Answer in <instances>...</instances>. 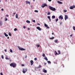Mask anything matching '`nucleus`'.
<instances>
[{"label": "nucleus", "mask_w": 75, "mask_h": 75, "mask_svg": "<svg viewBox=\"0 0 75 75\" xmlns=\"http://www.w3.org/2000/svg\"><path fill=\"white\" fill-rule=\"evenodd\" d=\"M49 8L50 10H52V11H55L56 10V9H55L54 8H53L51 6H50L49 7Z\"/></svg>", "instance_id": "1"}, {"label": "nucleus", "mask_w": 75, "mask_h": 75, "mask_svg": "<svg viewBox=\"0 0 75 75\" xmlns=\"http://www.w3.org/2000/svg\"><path fill=\"white\" fill-rule=\"evenodd\" d=\"M10 66L11 67L12 66L13 68H15L16 67V64L14 63H12L10 64Z\"/></svg>", "instance_id": "2"}, {"label": "nucleus", "mask_w": 75, "mask_h": 75, "mask_svg": "<svg viewBox=\"0 0 75 75\" xmlns=\"http://www.w3.org/2000/svg\"><path fill=\"white\" fill-rule=\"evenodd\" d=\"M45 6H47V5L46 4H44L41 6V7L42 8H44V7H45Z\"/></svg>", "instance_id": "3"}, {"label": "nucleus", "mask_w": 75, "mask_h": 75, "mask_svg": "<svg viewBox=\"0 0 75 75\" xmlns=\"http://www.w3.org/2000/svg\"><path fill=\"white\" fill-rule=\"evenodd\" d=\"M19 49L21 51H24L25 50V49H23V48H22L21 47H19Z\"/></svg>", "instance_id": "4"}, {"label": "nucleus", "mask_w": 75, "mask_h": 75, "mask_svg": "<svg viewBox=\"0 0 75 75\" xmlns=\"http://www.w3.org/2000/svg\"><path fill=\"white\" fill-rule=\"evenodd\" d=\"M75 5H73V6H70V9H73V8H75Z\"/></svg>", "instance_id": "5"}, {"label": "nucleus", "mask_w": 75, "mask_h": 75, "mask_svg": "<svg viewBox=\"0 0 75 75\" xmlns=\"http://www.w3.org/2000/svg\"><path fill=\"white\" fill-rule=\"evenodd\" d=\"M30 62L31 63V65H33V64H34V62H33V61L32 60H31L30 61Z\"/></svg>", "instance_id": "6"}, {"label": "nucleus", "mask_w": 75, "mask_h": 75, "mask_svg": "<svg viewBox=\"0 0 75 75\" xmlns=\"http://www.w3.org/2000/svg\"><path fill=\"white\" fill-rule=\"evenodd\" d=\"M59 19H63V16L62 15H61L59 16Z\"/></svg>", "instance_id": "7"}, {"label": "nucleus", "mask_w": 75, "mask_h": 75, "mask_svg": "<svg viewBox=\"0 0 75 75\" xmlns=\"http://www.w3.org/2000/svg\"><path fill=\"white\" fill-rule=\"evenodd\" d=\"M36 28L38 29V30H39V31H41V28H40V27H37Z\"/></svg>", "instance_id": "8"}, {"label": "nucleus", "mask_w": 75, "mask_h": 75, "mask_svg": "<svg viewBox=\"0 0 75 75\" xmlns=\"http://www.w3.org/2000/svg\"><path fill=\"white\" fill-rule=\"evenodd\" d=\"M43 72L45 73H47V71L46 70H45V69H44L43 70Z\"/></svg>", "instance_id": "9"}, {"label": "nucleus", "mask_w": 75, "mask_h": 75, "mask_svg": "<svg viewBox=\"0 0 75 75\" xmlns=\"http://www.w3.org/2000/svg\"><path fill=\"white\" fill-rule=\"evenodd\" d=\"M68 16L65 15V19H68Z\"/></svg>", "instance_id": "10"}, {"label": "nucleus", "mask_w": 75, "mask_h": 75, "mask_svg": "<svg viewBox=\"0 0 75 75\" xmlns=\"http://www.w3.org/2000/svg\"><path fill=\"white\" fill-rule=\"evenodd\" d=\"M55 55H59V54H58L57 52V51H55Z\"/></svg>", "instance_id": "11"}, {"label": "nucleus", "mask_w": 75, "mask_h": 75, "mask_svg": "<svg viewBox=\"0 0 75 75\" xmlns=\"http://www.w3.org/2000/svg\"><path fill=\"white\" fill-rule=\"evenodd\" d=\"M4 35L6 37H8V35L7 34H6V33H4Z\"/></svg>", "instance_id": "12"}, {"label": "nucleus", "mask_w": 75, "mask_h": 75, "mask_svg": "<svg viewBox=\"0 0 75 75\" xmlns=\"http://www.w3.org/2000/svg\"><path fill=\"white\" fill-rule=\"evenodd\" d=\"M26 4H30V2H29L28 1H26Z\"/></svg>", "instance_id": "13"}, {"label": "nucleus", "mask_w": 75, "mask_h": 75, "mask_svg": "<svg viewBox=\"0 0 75 75\" xmlns=\"http://www.w3.org/2000/svg\"><path fill=\"white\" fill-rule=\"evenodd\" d=\"M57 3H59V4H62V2H60L59 1H57Z\"/></svg>", "instance_id": "14"}, {"label": "nucleus", "mask_w": 75, "mask_h": 75, "mask_svg": "<svg viewBox=\"0 0 75 75\" xmlns=\"http://www.w3.org/2000/svg\"><path fill=\"white\" fill-rule=\"evenodd\" d=\"M26 23H30V21H28V20H27L26 21Z\"/></svg>", "instance_id": "15"}, {"label": "nucleus", "mask_w": 75, "mask_h": 75, "mask_svg": "<svg viewBox=\"0 0 75 75\" xmlns=\"http://www.w3.org/2000/svg\"><path fill=\"white\" fill-rule=\"evenodd\" d=\"M23 71H27V69H23Z\"/></svg>", "instance_id": "16"}, {"label": "nucleus", "mask_w": 75, "mask_h": 75, "mask_svg": "<svg viewBox=\"0 0 75 75\" xmlns=\"http://www.w3.org/2000/svg\"><path fill=\"white\" fill-rule=\"evenodd\" d=\"M22 71L23 74H25V72H26V71H25L23 70Z\"/></svg>", "instance_id": "17"}, {"label": "nucleus", "mask_w": 75, "mask_h": 75, "mask_svg": "<svg viewBox=\"0 0 75 75\" xmlns=\"http://www.w3.org/2000/svg\"><path fill=\"white\" fill-rule=\"evenodd\" d=\"M45 59V60H46V61H48V59H47V57H45L44 58Z\"/></svg>", "instance_id": "18"}, {"label": "nucleus", "mask_w": 75, "mask_h": 75, "mask_svg": "<svg viewBox=\"0 0 75 75\" xmlns=\"http://www.w3.org/2000/svg\"><path fill=\"white\" fill-rule=\"evenodd\" d=\"M52 18H55V16H52Z\"/></svg>", "instance_id": "19"}, {"label": "nucleus", "mask_w": 75, "mask_h": 75, "mask_svg": "<svg viewBox=\"0 0 75 75\" xmlns=\"http://www.w3.org/2000/svg\"><path fill=\"white\" fill-rule=\"evenodd\" d=\"M16 18H18V15H17V14H16Z\"/></svg>", "instance_id": "20"}, {"label": "nucleus", "mask_w": 75, "mask_h": 75, "mask_svg": "<svg viewBox=\"0 0 75 75\" xmlns=\"http://www.w3.org/2000/svg\"><path fill=\"white\" fill-rule=\"evenodd\" d=\"M0 25H1H1H2V22L1 21H0Z\"/></svg>", "instance_id": "21"}, {"label": "nucleus", "mask_w": 75, "mask_h": 75, "mask_svg": "<svg viewBox=\"0 0 75 75\" xmlns=\"http://www.w3.org/2000/svg\"><path fill=\"white\" fill-rule=\"evenodd\" d=\"M44 25L45 27H48V25H46V24H45Z\"/></svg>", "instance_id": "22"}, {"label": "nucleus", "mask_w": 75, "mask_h": 75, "mask_svg": "<svg viewBox=\"0 0 75 75\" xmlns=\"http://www.w3.org/2000/svg\"><path fill=\"white\" fill-rule=\"evenodd\" d=\"M42 56L43 57H45V54L43 53L42 55Z\"/></svg>", "instance_id": "23"}, {"label": "nucleus", "mask_w": 75, "mask_h": 75, "mask_svg": "<svg viewBox=\"0 0 75 75\" xmlns=\"http://www.w3.org/2000/svg\"><path fill=\"white\" fill-rule=\"evenodd\" d=\"M58 53H58L59 54H59H61V52L59 50L58 51Z\"/></svg>", "instance_id": "24"}, {"label": "nucleus", "mask_w": 75, "mask_h": 75, "mask_svg": "<svg viewBox=\"0 0 75 75\" xmlns=\"http://www.w3.org/2000/svg\"><path fill=\"white\" fill-rule=\"evenodd\" d=\"M9 35L10 36H11V33L10 32H9L8 33Z\"/></svg>", "instance_id": "25"}, {"label": "nucleus", "mask_w": 75, "mask_h": 75, "mask_svg": "<svg viewBox=\"0 0 75 75\" xmlns=\"http://www.w3.org/2000/svg\"><path fill=\"white\" fill-rule=\"evenodd\" d=\"M41 67V65H39V67H38V68H40Z\"/></svg>", "instance_id": "26"}, {"label": "nucleus", "mask_w": 75, "mask_h": 75, "mask_svg": "<svg viewBox=\"0 0 75 75\" xmlns=\"http://www.w3.org/2000/svg\"><path fill=\"white\" fill-rule=\"evenodd\" d=\"M17 29L16 28H15L14 29V31H17Z\"/></svg>", "instance_id": "27"}, {"label": "nucleus", "mask_w": 75, "mask_h": 75, "mask_svg": "<svg viewBox=\"0 0 75 75\" xmlns=\"http://www.w3.org/2000/svg\"><path fill=\"white\" fill-rule=\"evenodd\" d=\"M73 29L74 30H75V26H73Z\"/></svg>", "instance_id": "28"}, {"label": "nucleus", "mask_w": 75, "mask_h": 75, "mask_svg": "<svg viewBox=\"0 0 75 75\" xmlns=\"http://www.w3.org/2000/svg\"><path fill=\"white\" fill-rule=\"evenodd\" d=\"M5 59H7V60H8V59H8V58L7 57H6Z\"/></svg>", "instance_id": "29"}, {"label": "nucleus", "mask_w": 75, "mask_h": 75, "mask_svg": "<svg viewBox=\"0 0 75 75\" xmlns=\"http://www.w3.org/2000/svg\"><path fill=\"white\" fill-rule=\"evenodd\" d=\"M1 58L2 59H4V56L3 55H1Z\"/></svg>", "instance_id": "30"}, {"label": "nucleus", "mask_w": 75, "mask_h": 75, "mask_svg": "<svg viewBox=\"0 0 75 75\" xmlns=\"http://www.w3.org/2000/svg\"><path fill=\"white\" fill-rule=\"evenodd\" d=\"M47 18H48V19H50V18H50V16H48Z\"/></svg>", "instance_id": "31"}, {"label": "nucleus", "mask_w": 75, "mask_h": 75, "mask_svg": "<svg viewBox=\"0 0 75 75\" xmlns=\"http://www.w3.org/2000/svg\"><path fill=\"white\" fill-rule=\"evenodd\" d=\"M36 13H38V11H37L36 10H35L34 11Z\"/></svg>", "instance_id": "32"}, {"label": "nucleus", "mask_w": 75, "mask_h": 75, "mask_svg": "<svg viewBox=\"0 0 75 75\" xmlns=\"http://www.w3.org/2000/svg\"><path fill=\"white\" fill-rule=\"evenodd\" d=\"M10 52H13V50L11 49H10Z\"/></svg>", "instance_id": "33"}, {"label": "nucleus", "mask_w": 75, "mask_h": 75, "mask_svg": "<svg viewBox=\"0 0 75 75\" xmlns=\"http://www.w3.org/2000/svg\"><path fill=\"white\" fill-rule=\"evenodd\" d=\"M34 60H35V61H37V58H35Z\"/></svg>", "instance_id": "34"}, {"label": "nucleus", "mask_w": 75, "mask_h": 75, "mask_svg": "<svg viewBox=\"0 0 75 75\" xmlns=\"http://www.w3.org/2000/svg\"><path fill=\"white\" fill-rule=\"evenodd\" d=\"M57 41H58V40H55L54 41V42H57Z\"/></svg>", "instance_id": "35"}, {"label": "nucleus", "mask_w": 75, "mask_h": 75, "mask_svg": "<svg viewBox=\"0 0 75 75\" xmlns=\"http://www.w3.org/2000/svg\"><path fill=\"white\" fill-rule=\"evenodd\" d=\"M36 46L37 47H40V45H37Z\"/></svg>", "instance_id": "36"}, {"label": "nucleus", "mask_w": 75, "mask_h": 75, "mask_svg": "<svg viewBox=\"0 0 75 75\" xmlns=\"http://www.w3.org/2000/svg\"><path fill=\"white\" fill-rule=\"evenodd\" d=\"M23 28H24V29H25V28H26V26H23Z\"/></svg>", "instance_id": "37"}, {"label": "nucleus", "mask_w": 75, "mask_h": 75, "mask_svg": "<svg viewBox=\"0 0 75 75\" xmlns=\"http://www.w3.org/2000/svg\"><path fill=\"white\" fill-rule=\"evenodd\" d=\"M50 14H51V13H50V12H49L47 13L48 15H50Z\"/></svg>", "instance_id": "38"}, {"label": "nucleus", "mask_w": 75, "mask_h": 75, "mask_svg": "<svg viewBox=\"0 0 75 75\" xmlns=\"http://www.w3.org/2000/svg\"><path fill=\"white\" fill-rule=\"evenodd\" d=\"M32 21L34 23H35V20H33Z\"/></svg>", "instance_id": "39"}, {"label": "nucleus", "mask_w": 75, "mask_h": 75, "mask_svg": "<svg viewBox=\"0 0 75 75\" xmlns=\"http://www.w3.org/2000/svg\"><path fill=\"white\" fill-rule=\"evenodd\" d=\"M54 37H52V38H50V39H54Z\"/></svg>", "instance_id": "40"}, {"label": "nucleus", "mask_w": 75, "mask_h": 75, "mask_svg": "<svg viewBox=\"0 0 75 75\" xmlns=\"http://www.w3.org/2000/svg\"><path fill=\"white\" fill-rule=\"evenodd\" d=\"M47 62L48 63H51V62L50 61H47Z\"/></svg>", "instance_id": "41"}, {"label": "nucleus", "mask_w": 75, "mask_h": 75, "mask_svg": "<svg viewBox=\"0 0 75 75\" xmlns=\"http://www.w3.org/2000/svg\"><path fill=\"white\" fill-rule=\"evenodd\" d=\"M24 64H21V66H22V67H24Z\"/></svg>", "instance_id": "42"}, {"label": "nucleus", "mask_w": 75, "mask_h": 75, "mask_svg": "<svg viewBox=\"0 0 75 75\" xmlns=\"http://www.w3.org/2000/svg\"><path fill=\"white\" fill-rule=\"evenodd\" d=\"M64 12H66L67 11V10H65L64 11Z\"/></svg>", "instance_id": "43"}, {"label": "nucleus", "mask_w": 75, "mask_h": 75, "mask_svg": "<svg viewBox=\"0 0 75 75\" xmlns=\"http://www.w3.org/2000/svg\"><path fill=\"white\" fill-rule=\"evenodd\" d=\"M0 74H1V75H3V73H2V72H1V73H0Z\"/></svg>", "instance_id": "44"}, {"label": "nucleus", "mask_w": 75, "mask_h": 75, "mask_svg": "<svg viewBox=\"0 0 75 75\" xmlns=\"http://www.w3.org/2000/svg\"><path fill=\"white\" fill-rule=\"evenodd\" d=\"M6 17H8V15H6Z\"/></svg>", "instance_id": "45"}, {"label": "nucleus", "mask_w": 75, "mask_h": 75, "mask_svg": "<svg viewBox=\"0 0 75 75\" xmlns=\"http://www.w3.org/2000/svg\"><path fill=\"white\" fill-rule=\"evenodd\" d=\"M58 21V19H56V21Z\"/></svg>", "instance_id": "46"}, {"label": "nucleus", "mask_w": 75, "mask_h": 75, "mask_svg": "<svg viewBox=\"0 0 75 75\" xmlns=\"http://www.w3.org/2000/svg\"><path fill=\"white\" fill-rule=\"evenodd\" d=\"M47 28L49 29L50 28V27H49L48 26H47Z\"/></svg>", "instance_id": "47"}, {"label": "nucleus", "mask_w": 75, "mask_h": 75, "mask_svg": "<svg viewBox=\"0 0 75 75\" xmlns=\"http://www.w3.org/2000/svg\"><path fill=\"white\" fill-rule=\"evenodd\" d=\"M1 11H4V9H3V8H2L1 9Z\"/></svg>", "instance_id": "48"}, {"label": "nucleus", "mask_w": 75, "mask_h": 75, "mask_svg": "<svg viewBox=\"0 0 75 75\" xmlns=\"http://www.w3.org/2000/svg\"><path fill=\"white\" fill-rule=\"evenodd\" d=\"M4 51L5 52H7V50H6V49H5L4 50Z\"/></svg>", "instance_id": "49"}, {"label": "nucleus", "mask_w": 75, "mask_h": 75, "mask_svg": "<svg viewBox=\"0 0 75 75\" xmlns=\"http://www.w3.org/2000/svg\"><path fill=\"white\" fill-rule=\"evenodd\" d=\"M38 25H40V23H38Z\"/></svg>", "instance_id": "50"}, {"label": "nucleus", "mask_w": 75, "mask_h": 75, "mask_svg": "<svg viewBox=\"0 0 75 75\" xmlns=\"http://www.w3.org/2000/svg\"><path fill=\"white\" fill-rule=\"evenodd\" d=\"M28 30H30V28H28Z\"/></svg>", "instance_id": "51"}, {"label": "nucleus", "mask_w": 75, "mask_h": 75, "mask_svg": "<svg viewBox=\"0 0 75 75\" xmlns=\"http://www.w3.org/2000/svg\"><path fill=\"white\" fill-rule=\"evenodd\" d=\"M62 65L63 66V67H64V64H62Z\"/></svg>", "instance_id": "52"}, {"label": "nucleus", "mask_w": 75, "mask_h": 75, "mask_svg": "<svg viewBox=\"0 0 75 75\" xmlns=\"http://www.w3.org/2000/svg\"><path fill=\"white\" fill-rule=\"evenodd\" d=\"M51 0H48L49 1H51Z\"/></svg>", "instance_id": "53"}, {"label": "nucleus", "mask_w": 75, "mask_h": 75, "mask_svg": "<svg viewBox=\"0 0 75 75\" xmlns=\"http://www.w3.org/2000/svg\"><path fill=\"white\" fill-rule=\"evenodd\" d=\"M72 34H71V35H70V37H72Z\"/></svg>", "instance_id": "54"}, {"label": "nucleus", "mask_w": 75, "mask_h": 75, "mask_svg": "<svg viewBox=\"0 0 75 75\" xmlns=\"http://www.w3.org/2000/svg\"><path fill=\"white\" fill-rule=\"evenodd\" d=\"M7 21V19H6L5 20V21Z\"/></svg>", "instance_id": "55"}, {"label": "nucleus", "mask_w": 75, "mask_h": 75, "mask_svg": "<svg viewBox=\"0 0 75 75\" xmlns=\"http://www.w3.org/2000/svg\"><path fill=\"white\" fill-rule=\"evenodd\" d=\"M47 64V63H44V65H46Z\"/></svg>", "instance_id": "56"}, {"label": "nucleus", "mask_w": 75, "mask_h": 75, "mask_svg": "<svg viewBox=\"0 0 75 75\" xmlns=\"http://www.w3.org/2000/svg\"><path fill=\"white\" fill-rule=\"evenodd\" d=\"M52 35H54V33H52Z\"/></svg>", "instance_id": "57"}, {"label": "nucleus", "mask_w": 75, "mask_h": 75, "mask_svg": "<svg viewBox=\"0 0 75 75\" xmlns=\"http://www.w3.org/2000/svg\"><path fill=\"white\" fill-rule=\"evenodd\" d=\"M13 14H16V13H13Z\"/></svg>", "instance_id": "58"}, {"label": "nucleus", "mask_w": 75, "mask_h": 75, "mask_svg": "<svg viewBox=\"0 0 75 75\" xmlns=\"http://www.w3.org/2000/svg\"><path fill=\"white\" fill-rule=\"evenodd\" d=\"M62 22H61L60 23V24H62Z\"/></svg>", "instance_id": "59"}, {"label": "nucleus", "mask_w": 75, "mask_h": 75, "mask_svg": "<svg viewBox=\"0 0 75 75\" xmlns=\"http://www.w3.org/2000/svg\"><path fill=\"white\" fill-rule=\"evenodd\" d=\"M49 20H50V21H51V19H49Z\"/></svg>", "instance_id": "60"}, {"label": "nucleus", "mask_w": 75, "mask_h": 75, "mask_svg": "<svg viewBox=\"0 0 75 75\" xmlns=\"http://www.w3.org/2000/svg\"><path fill=\"white\" fill-rule=\"evenodd\" d=\"M7 38L8 39V38H9V37H8Z\"/></svg>", "instance_id": "61"}, {"label": "nucleus", "mask_w": 75, "mask_h": 75, "mask_svg": "<svg viewBox=\"0 0 75 75\" xmlns=\"http://www.w3.org/2000/svg\"><path fill=\"white\" fill-rule=\"evenodd\" d=\"M60 1H63V0H60Z\"/></svg>", "instance_id": "62"}, {"label": "nucleus", "mask_w": 75, "mask_h": 75, "mask_svg": "<svg viewBox=\"0 0 75 75\" xmlns=\"http://www.w3.org/2000/svg\"><path fill=\"white\" fill-rule=\"evenodd\" d=\"M5 1H7V0H5Z\"/></svg>", "instance_id": "63"}, {"label": "nucleus", "mask_w": 75, "mask_h": 75, "mask_svg": "<svg viewBox=\"0 0 75 75\" xmlns=\"http://www.w3.org/2000/svg\"><path fill=\"white\" fill-rule=\"evenodd\" d=\"M5 19H7V18H6Z\"/></svg>", "instance_id": "64"}]
</instances>
